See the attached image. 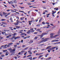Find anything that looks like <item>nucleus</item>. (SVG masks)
I'll return each instance as SVG.
<instances>
[{
  "mask_svg": "<svg viewBox=\"0 0 60 60\" xmlns=\"http://www.w3.org/2000/svg\"><path fill=\"white\" fill-rule=\"evenodd\" d=\"M49 38H45L44 39L42 40V41H39L38 42V43L40 44V43H42V42H44V41H48V40H49Z\"/></svg>",
  "mask_w": 60,
  "mask_h": 60,
  "instance_id": "obj_1",
  "label": "nucleus"
},
{
  "mask_svg": "<svg viewBox=\"0 0 60 60\" xmlns=\"http://www.w3.org/2000/svg\"><path fill=\"white\" fill-rule=\"evenodd\" d=\"M56 50H57V49H58V48H57V46H54L50 48L49 49L50 50H53V49H56Z\"/></svg>",
  "mask_w": 60,
  "mask_h": 60,
  "instance_id": "obj_2",
  "label": "nucleus"
},
{
  "mask_svg": "<svg viewBox=\"0 0 60 60\" xmlns=\"http://www.w3.org/2000/svg\"><path fill=\"white\" fill-rule=\"evenodd\" d=\"M48 32L47 33H42V34L41 35H38L39 36H40V38H41L43 37V35H45V34H48Z\"/></svg>",
  "mask_w": 60,
  "mask_h": 60,
  "instance_id": "obj_3",
  "label": "nucleus"
},
{
  "mask_svg": "<svg viewBox=\"0 0 60 60\" xmlns=\"http://www.w3.org/2000/svg\"><path fill=\"white\" fill-rule=\"evenodd\" d=\"M13 38H14L15 40H16L17 39H19L20 38V37L19 36H17V37H15V36H13L12 37Z\"/></svg>",
  "mask_w": 60,
  "mask_h": 60,
  "instance_id": "obj_4",
  "label": "nucleus"
},
{
  "mask_svg": "<svg viewBox=\"0 0 60 60\" xmlns=\"http://www.w3.org/2000/svg\"><path fill=\"white\" fill-rule=\"evenodd\" d=\"M15 51V49H13L12 50H10V53H12V52H14Z\"/></svg>",
  "mask_w": 60,
  "mask_h": 60,
  "instance_id": "obj_5",
  "label": "nucleus"
},
{
  "mask_svg": "<svg viewBox=\"0 0 60 60\" xmlns=\"http://www.w3.org/2000/svg\"><path fill=\"white\" fill-rule=\"evenodd\" d=\"M19 23H20V21H19L17 22L16 23H14V24L16 25H18Z\"/></svg>",
  "mask_w": 60,
  "mask_h": 60,
  "instance_id": "obj_6",
  "label": "nucleus"
},
{
  "mask_svg": "<svg viewBox=\"0 0 60 60\" xmlns=\"http://www.w3.org/2000/svg\"><path fill=\"white\" fill-rule=\"evenodd\" d=\"M53 34H54L53 33L51 34L50 38H53V37H54L53 36Z\"/></svg>",
  "mask_w": 60,
  "mask_h": 60,
  "instance_id": "obj_7",
  "label": "nucleus"
},
{
  "mask_svg": "<svg viewBox=\"0 0 60 60\" xmlns=\"http://www.w3.org/2000/svg\"><path fill=\"white\" fill-rule=\"evenodd\" d=\"M30 32H31V31L30 30H29L28 31V32H27L26 33L28 34H30Z\"/></svg>",
  "mask_w": 60,
  "mask_h": 60,
  "instance_id": "obj_8",
  "label": "nucleus"
},
{
  "mask_svg": "<svg viewBox=\"0 0 60 60\" xmlns=\"http://www.w3.org/2000/svg\"><path fill=\"white\" fill-rule=\"evenodd\" d=\"M34 41L32 40H30L29 42V43H32Z\"/></svg>",
  "mask_w": 60,
  "mask_h": 60,
  "instance_id": "obj_9",
  "label": "nucleus"
},
{
  "mask_svg": "<svg viewBox=\"0 0 60 60\" xmlns=\"http://www.w3.org/2000/svg\"><path fill=\"white\" fill-rule=\"evenodd\" d=\"M11 34H10L9 35L7 36L6 37V38H9L10 37H11Z\"/></svg>",
  "mask_w": 60,
  "mask_h": 60,
  "instance_id": "obj_10",
  "label": "nucleus"
},
{
  "mask_svg": "<svg viewBox=\"0 0 60 60\" xmlns=\"http://www.w3.org/2000/svg\"><path fill=\"white\" fill-rule=\"evenodd\" d=\"M25 19V17H23L22 18L21 17L20 18V19L21 20H24V19Z\"/></svg>",
  "mask_w": 60,
  "mask_h": 60,
  "instance_id": "obj_11",
  "label": "nucleus"
},
{
  "mask_svg": "<svg viewBox=\"0 0 60 60\" xmlns=\"http://www.w3.org/2000/svg\"><path fill=\"white\" fill-rule=\"evenodd\" d=\"M51 47H52V46H49L47 47V48L46 49H49L50 48H51Z\"/></svg>",
  "mask_w": 60,
  "mask_h": 60,
  "instance_id": "obj_12",
  "label": "nucleus"
},
{
  "mask_svg": "<svg viewBox=\"0 0 60 60\" xmlns=\"http://www.w3.org/2000/svg\"><path fill=\"white\" fill-rule=\"evenodd\" d=\"M16 28L17 29H19L20 28V26H16Z\"/></svg>",
  "mask_w": 60,
  "mask_h": 60,
  "instance_id": "obj_13",
  "label": "nucleus"
},
{
  "mask_svg": "<svg viewBox=\"0 0 60 60\" xmlns=\"http://www.w3.org/2000/svg\"><path fill=\"white\" fill-rule=\"evenodd\" d=\"M11 13H8L7 14V15H5V17H7V16H8V15H10Z\"/></svg>",
  "mask_w": 60,
  "mask_h": 60,
  "instance_id": "obj_14",
  "label": "nucleus"
},
{
  "mask_svg": "<svg viewBox=\"0 0 60 60\" xmlns=\"http://www.w3.org/2000/svg\"><path fill=\"white\" fill-rule=\"evenodd\" d=\"M8 3L9 4H11V3H13V2H12V1H10V2L8 1Z\"/></svg>",
  "mask_w": 60,
  "mask_h": 60,
  "instance_id": "obj_15",
  "label": "nucleus"
},
{
  "mask_svg": "<svg viewBox=\"0 0 60 60\" xmlns=\"http://www.w3.org/2000/svg\"><path fill=\"white\" fill-rule=\"evenodd\" d=\"M2 51H3V52H6V51H7V50H3Z\"/></svg>",
  "mask_w": 60,
  "mask_h": 60,
  "instance_id": "obj_16",
  "label": "nucleus"
},
{
  "mask_svg": "<svg viewBox=\"0 0 60 60\" xmlns=\"http://www.w3.org/2000/svg\"><path fill=\"white\" fill-rule=\"evenodd\" d=\"M16 35V33H14V34H12V36H15Z\"/></svg>",
  "mask_w": 60,
  "mask_h": 60,
  "instance_id": "obj_17",
  "label": "nucleus"
},
{
  "mask_svg": "<svg viewBox=\"0 0 60 60\" xmlns=\"http://www.w3.org/2000/svg\"><path fill=\"white\" fill-rule=\"evenodd\" d=\"M42 24H43V25H45L46 23H45V22L43 21L42 22Z\"/></svg>",
  "mask_w": 60,
  "mask_h": 60,
  "instance_id": "obj_18",
  "label": "nucleus"
},
{
  "mask_svg": "<svg viewBox=\"0 0 60 60\" xmlns=\"http://www.w3.org/2000/svg\"><path fill=\"white\" fill-rule=\"evenodd\" d=\"M42 20V18H40V19L39 20V23H40V22L41 21V20Z\"/></svg>",
  "mask_w": 60,
  "mask_h": 60,
  "instance_id": "obj_19",
  "label": "nucleus"
},
{
  "mask_svg": "<svg viewBox=\"0 0 60 60\" xmlns=\"http://www.w3.org/2000/svg\"><path fill=\"white\" fill-rule=\"evenodd\" d=\"M28 49V47H26V48L23 49V50H26L27 49Z\"/></svg>",
  "mask_w": 60,
  "mask_h": 60,
  "instance_id": "obj_20",
  "label": "nucleus"
},
{
  "mask_svg": "<svg viewBox=\"0 0 60 60\" xmlns=\"http://www.w3.org/2000/svg\"><path fill=\"white\" fill-rule=\"evenodd\" d=\"M4 31H6V32H8V31H9V30H4Z\"/></svg>",
  "mask_w": 60,
  "mask_h": 60,
  "instance_id": "obj_21",
  "label": "nucleus"
},
{
  "mask_svg": "<svg viewBox=\"0 0 60 60\" xmlns=\"http://www.w3.org/2000/svg\"><path fill=\"white\" fill-rule=\"evenodd\" d=\"M59 36V35H56L54 36V38H55L56 37V36Z\"/></svg>",
  "mask_w": 60,
  "mask_h": 60,
  "instance_id": "obj_22",
  "label": "nucleus"
},
{
  "mask_svg": "<svg viewBox=\"0 0 60 60\" xmlns=\"http://www.w3.org/2000/svg\"><path fill=\"white\" fill-rule=\"evenodd\" d=\"M38 38V37H35L34 39V40H36Z\"/></svg>",
  "mask_w": 60,
  "mask_h": 60,
  "instance_id": "obj_23",
  "label": "nucleus"
},
{
  "mask_svg": "<svg viewBox=\"0 0 60 60\" xmlns=\"http://www.w3.org/2000/svg\"><path fill=\"white\" fill-rule=\"evenodd\" d=\"M12 44H13V43H9L8 44V45H9L10 46V45H12Z\"/></svg>",
  "mask_w": 60,
  "mask_h": 60,
  "instance_id": "obj_24",
  "label": "nucleus"
},
{
  "mask_svg": "<svg viewBox=\"0 0 60 60\" xmlns=\"http://www.w3.org/2000/svg\"><path fill=\"white\" fill-rule=\"evenodd\" d=\"M41 30V29H37L36 30L37 31H40Z\"/></svg>",
  "mask_w": 60,
  "mask_h": 60,
  "instance_id": "obj_25",
  "label": "nucleus"
},
{
  "mask_svg": "<svg viewBox=\"0 0 60 60\" xmlns=\"http://www.w3.org/2000/svg\"><path fill=\"white\" fill-rule=\"evenodd\" d=\"M3 13L4 15H5L6 14V13H5L4 12H3Z\"/></svg>",
  "mask_w": 60,
  "mask_h": 60,
  "instance_id": "obj_26",
  "label": "nucleus"
},
{
  "mask_svg": "<svg viewBox=\"0 0 60 60\" xmlns=\"http://www.w3.org/2000/svg\"><path fill=\"white\" fill-rule=\"evenodd\" d=\"M42 56H43V55L40 56L38 57V58H40V57H42Z\"/></svg>",
  "mask_w": 60,
  "mask_h": 60,
  "instance_id": "obj_27",
  "label": "nucleus"
},
{
  "mask_svg": "<svg viewBox=\"0 0 60 60\" xmlns=\"http://www.w3.org/2000/svg\"><path fill=\"white\" fill-rule=\"evenodd\" d=\"M5 19H1V21H5Z\"/></svg>",
  "mask_w": 60,
  "mask_h": 60,
  "instance_id": "obj_28",
  "label": "nucleus"
},
{
  "mask_svg": "<svg viewBox=\"0 0 60 60\" xmlns=\"http://www.w3.org/2000/svg\"><path fill=\"white\" fill-rule=\"evenodd\" d=\"M18 54L19 55H20H20H22V54H23V53H21V52H20L18 53Z\"/></svg>",
  "mask_w": 60,
  "mask_h": 60,
  "instance_id": "obj_29",
  "label": "nucleus"
},
{
  "mask_svg": "<svg viewBox=\"0 0 60 60\" xmlns=\"http://www.w3.org/2000/svg\"><path fill=\"white\" fill-rule=\"evenodd\" d=\"M26 45H23L22 46V47H23V48H25V47H26Z\"/></svg>",
  "mask_w": 60,
  "mask_h": 60,
  "instance_id": "obj_30",
  "label": "nucleus"
},
{
  "mask_svg": "<svg viewBox=\"0 0 60 60\" xmlns=\"http://www.w3.org/2000/svg\"><path fill=\"white\" fill-rule=\"evenodd\" d=\"M10 11H11L12 12H14V11L12 9H11Z\"/></svg>",
  "mask_w": 60,
  "mask_h": 60,
  "instance_id": "obj_31",
  "label": "nucleus"
},
{
  "mask_svg": "<svg viewBox=\"0 0 60 60\" xmlns=\"http://www.w3.org/2000/svg\"><path fill=\"white\" fill-rule=\"evenodd\" d=\"M52 42H55L56 41V40H53L51 41Z\"/></svg>",
  "mask_w": 60,
  "mask_h": 60,
  "instance_id": "obj_32",
  "label": "nucleus"
},
{
  "mask_svg": "<svg viewBox=\"0 0 60 60\" xmlns=\"http://www.w3.org/2000/svg\"><path fill=\"white\" fill-rule=\"evenodd\" d=\"M49 55V54H47L45 56V57H47V56H48Z\"/></svg>",
  "mask_w": 60,
  "mask_h": 60,
  "instance_id": "obj_33",
  "label": "nucleus"
},
{
  "mask_svg": "<svg viewBox=\"0 0 60 60\" xmlns=\"http://www.w3.org/2000/svg\"><path fill=\"white\" fill-rule=\"evenodd\" d=\"M2 24H4V25H6V23L5 22H2Z\"/></svg>",
  "mask_w": 60,
  "mask_h": 60,
  "instance_id": "obj_34",
  "label": "nucleus"
},
{
  "mask_svg": "<svg viewBox=\"0 0 60 60\" xmlns=\"http://www.w3.org/2000/svg\"><path fill=\"white\" fill-rule=\"evenodd\" d=\"M34 30V29L33 28H31L30 29V31H32Z\"/></svg>",
  "mask_w": 60,
  "mask_h": 60,
  "instance_id": "obj_35",
  "label": "nucleus"
},
{
  "mask_svg": "<svg viewBox=\"0 0 60 60\" xmlns=\"http://www.w3.org/2000/svg\"><path fill=\"white\" fill-rule=\"evenodd\" d=\"M25 52V51L23 50L21 52V53H24Z\"/></svg>",
  "mask_w": 60,
  "mask_h": 60,
  "instance_id": "obj_36",
  "label": "nucleus"
},
{
  "mask_svg": "<svg viewBox=\"0 0 60 60\" xmlns=\"http://www.w3.org/2000/svg\"><path fill=\"white\" fill-rule=\"evenodd\" d=\"M38 34V32H34V34Z\"/></svg>",
  "mask_w": 60,
  "mask_h": 60,
  "instance_id": "obj_37",
  "label": "nucleus"
},
{
  "mask_svg": "<svg viewBox=\"0 0 60 60\" xmlns=\"http://www.w3.org/2000/svg\"><path fill=\"white\" fill-rule=\"evenodd\" d=\"M0 15L1 17L3 16V14H2V13H0Z\"/></svg>",
  "mask_w": 60,
  "mask_h": 60,
  "instance_id": "obj_38",
  "label": "nucleus"
},
{
  "mask_svg": "<svg viewBox=\"0 0 60 60\" xmlns=\"http://www.w3.org/2000/svg\"><path fill=\"white\" fill-rule=\"evenodd\" d=\"M60 33V29L59 30V31H58V34H59Z\"/></svg>",
  "mask_w": 60,
  "mask_h": 60,
  "instance_id": "obj_39",
  "label": "nucleus"
},
{
  "mask_svg": "<svg viewBox=\"0 0 60 60\" xmlns=\"http://www.w3.org/2000/svg\"><path fill=\"white\" fill-rule=\"evenodd\" d=\"M37 55H38L39 56V55H40V53H37L36 54V55L37 56Z\"/></svg>",
  "mask_w": 60,
  "mask_h": 60,
  "instance_id": "obj_40",
  "label": "nucleus"
},
{
  "mask_svg": "<svg viewBox=\"0 0 60 60\" xmlns=\"http://www.w3.org/2000/svg\"><path fill=\"white\" fill-rule=\"evenodd\" d=\"M21 9H24V7H20Z\"/></svg>",
  "mask_w": 60,
  "mask_h": 60,
  "instance_id": "obj_41",
  "label": "nucleus"
},
{
  "mask_svg": "<svg viewBox=\"0 0 60 60\" xmlns=\"http://www.w3.org/2000/svg\"><path fill=\"white\" fill-rule=\"evenodd\" d=\"M51 31V30H48L47 32H49V31Z\"/></svg>",
  "mask_w": 60,
  "mask_h": 60,
  "instance_id": "obj_42",
  "label": "nucleus"
},
{
  "mask_svg": "<svg viewBox=\"0 0 60 60\" xmlns=\"http://www.w3.org/2000/svg\"><path fill=\"white\" fill-rule=\"evenodd\" d=\"M16 2L17 1H16V0H15L14 1V2L15 3H16Z\"/></svg>",
  "mask_w": 60,
  "mask_h": 60,
  "instance_id": "obj_43",
  "label": "nucleus"
},
{
  "mask_svg": "<svg viewBox=\"0 0 60 60\" xmlns=\"http://www.w3.org/2000/svg\"><path fill=\"white\" fill-rule=\"evenodd\" d=\"M36 26H38V27L40 26V25L39 24H37L36 25Z\"/></svg>",
  "mask_w": 60,
  "mask_h": 60,
  "instance_id": "obj_44",
  "label": "nucleus"
},
{
  "mask_svg": "<svg viewBox=\"0 0 60 60\" xmlns=\"http://www.w3.org/2000/svg\"><path fill=\"white\" fill-rule=\"evenodd\" d=\"M57 44V42H56V43H54V44L56 45V44Z\"/></svg>",
  "mask_w": 60,
  "mask_h": 60,
  "instance_id": "obj_45",
  "label": "nucleus"
},
{
  "mask_svg": "<svg viewBox=\"0 0 60 60\" xmlns=\"http://www.w3.org/2000/svg\"><path fill=\"white\" fill-rule=\"evenodd\" d=\"M23 30H20L19 31V32H23Z\"/></svg>",
  "mask_w": 60,
  "mask_h": 60,
  "instance_id": "obj_46",
  "label": "nucleus"
},
{
  "mask_svg": "<svg viewBox=\"0 0 60 60\" xmlns=\"http://www.w3.org/2000/svg\"><path fill=\"white\" fill-rule=\"evenodd\" d=\"M27 4H28V5H31V4L30 3H27Z\"/></svg>",
  "mask_w": 60,
  "mask_h": 60,
  "instance_id": "obj_47",
  "label": "nucleus"
},
{
  "mask_svg": "<svg viewBox=\"0 0 60 60\" xmlns=\"http://www.w3.org/2000/svg\"><path fill=\"white\" fill-rule=\"evenodd\" d=\"M14 8H15V6H14V5H11Z\"/></svg>",
  "mask_w": 60,
  "mask_h": 60,
  "instance_id": "obj_48",
  "label": "nucleus"
},
{
  "mask_svg": "<svg viewBox=\"0 0 60 60\" xmlns=\"http://www.w3.org/2000/svg\"><path fill=\"white\" fill-rule=\"evenodd\" d=\"M38 13H39V14L40 15H41V13L40 12H38Z\"/></svg>",
  "mask_w": 60,
  "mask_h": 60,
  "instance_id": "obj_49",
  "label": "nucleus"
},
{
  "mask_svg": "<svg viewBox=\"0 0 60 60\" xmlns=\"http://www.w3.org/2000/svg\"><path fill=\"white\" fill-rule=\"evenodd\" d=\"M34 31H35V30H33L32 31H31V33H32V32H34Z\"/></svg>",
  "mask_w": 60,
  "mask_h": 60,
  "instance_id": "obj_50",
  "label": "nucleus"
},
{
  "mask_svg": "<svg viewBox=\"0 0 60 60\" xmlns=\"http://www.w3.org/2000/svg\"><path fill=\"white\" fill-rule=\"evenodd\" d=\"M33 21H28V22H32Z\"/></svg>",
  "mask_w": 60,
  "mask_h": 60,
  "instance_id": "obj_51",
  "label": "nucleus"
},
{
  "mask_svg": "<svg viewBox=\"0 0 60 60\" xmlns=\"http://www.w3.org/2000/svg\"><path fill=\"white\" fill-rule=\"evenodd\" d=\"M49 27H51V26H47L46 27V28H49Z\"/></svg>",
  "mask_w": 60,
  "mask_h": 60,
  "instance_id": "obj_52",
  "label": "nucleus"
},
{
  "mask_svg": "<svg viewBox=\"0 0 60 60\" xmlns=\"http://www.w3.org/2000/svg\"><path fill=\"white\" fill-rule=\"evenodd\" d=\"M31 2H34V0H32V1H31Z\"/></svg>",
  "mask_w": 60,
  "mask_h": 60,
  "instance_id": "obj_53",
  "label": "nucleus"
},
{
  "mask_svg": "<svg viewBox=\"0 0 60 60\" xmlns=\"http://www.w3.org/2000/svg\"><path fill=\"white\" fill-rule=\"evenodd\" d=\"M58 8H57L56 9V11H58Z\"/></svg>",
  "mask_w": 60,
  "mask_h": 60,
  "instance_id": "obj_54",
  "label": "nucleus"
},
{
  "mask_svg": "<svg viewBox=\"0 0 60 60\" xmlns=\"http://www.w3.org/2000/svg\"><path fill=\"white\" fill-rule=\"evenodd\" d=\"M42 7L43 9H45V8H46V7Z\"/></svg>",
  "mask_w": 60,
  "mask_h": 60,
  "instance_id": "obj_55",
  "label": "nucleus"
},
{
  "mask_svg": "<svg viewBox=\"0 0 60 60\" xmlns=\"http://www.w3.org/2000/svg\"><path fill=\"white\" fill-rule=\"evenodd\" d=\"M5 55L6 56H8V53H6L5 54Z\"/></svg>",
  "mask_w": 60,
  "mask_h": 60,
  "instance_id": "obj_56",
  "label": "nucleus"
},
{
  "mask_svg": "<svg viewBox=\"0 0 60 60\" xmlns=\"http://www.w3.org/2000/svg\"><path fill=\"white\" fill-rule=\"evenodd\" d=\"M42 2L43 3H46V2L44 1H42Z\"/></svg>",
  "mask_w": 60,
  "mask_h": 60,
  "instance_id": "obj_57",
  "label": "nucleus"
},
{
  "mask_svg": "<svg viewBox=\"0 0 60 60\" xmlns=\"http://www.w3.org/2000/svg\"><path fill=\"white\" fill-rule=\"evenodd\" d=\"M51 58V57H49V58L48 59H50Z\"/></svg>",
  "mask_w": 60,
  "mask_h": 60,
  "instance_id": "obj_58",
  "label": "nucleus"
},
{
  "mask_svg": "<svg viewBox=\"0 0 60 60\" xmlns=\"http://www.w3.org/2000/svg\"><path fill=\"white\" fill-rule=\"evenodd\" d=\"M27 53V52H26V53L24 54V55H26V54Z\"/></svg>",
  "mask_w": 60,
  "mask_h": 60,
  "instance_id": "obj_59",
  "label": "nucleus"
},
{
  "mask_svg": "<svg viewBox=\"0 0 60 60\" xmlns=\"http://www.w3.org/2000/svg\"><path fill=\"white\" fill-rule=\"evenodd\" d=\"M32 48H30L29 49H30V50H32Z\"/></svg>",
  "mask_w": 60,
  "mask_h": 60,
  "instance_id": "obj_60",
  "label": "nucleus"
},
{
  "mask_svg": "<svg viewBox=\"0 0 60 60\" xmlns=\"http://www.w3.org/2000/svg\"><path fill=\"white\" fill-rule=\"evenodd\" d=\"M45 23H46V24H49V22H46Z\"/></svg>",
  "mask_w": 60,
  "mask_h": 60,
  "instance_id": "obj_61",
  "label": "nucleus"
},
{
  "mask_svg": "<svg viewBox=\"0 0 60 60\" xmlns=\"http://www.w3.org/2000/svg\"><path fill=\"white\" fill-rule=\"evenodd\" d=\"M16 18L18 19H19V17H17Z\"/></svg>",
  "mask_w": 60,
  "mask_h": 60,
  "instance_id": "obj_62",
  "label": "nucleus"
},
{
  "mask_svg": "<svg viewBox=\"0 0 60 60\" xmlns=\"http://www.w3.org/2000/svg\"><path fill=\"white\" fill-rule=\"evenodd\" d=\"M43 14H45V12H44L43 13Z\"/></svg>",
  "mask_w": 60,
  "mask_h": 60,
  "instance_id": "obj_63",
  "label": "nucleus"
},
{
  "mask_svg": "<svg viewBox=\"0 0 60 60\" xmlns=\"http://www.w3.org/2000/svg\"><path fill=\"white\" fill-rule=\"evenodd\" d=\"M2 57H4V55H2L1 56Z\"/></svg>",
  "mask_w": 60,
  "mask_h": 60,
  "instance_id": "obj_64",
  "label": "nucleus"
}]
</instances>
